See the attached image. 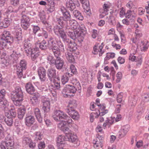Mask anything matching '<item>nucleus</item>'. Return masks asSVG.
Wrapping results in <instances>:
<instances>
[{"instance_id":"25","label":"nucleus","mask_w":149,"mask_h":149,"mask_svg":"<svg viewBox=\"0 0 149 149\" xmlns=\"http://www.w3.org/2000/svg\"><path fill=\"white\" fill-rule=\"evenodd\" d=\"M42 102L43 103V106L42 107L43 110L45 112H48L50 110L49 101L48 100H42Z\"/></svg>"},{"instance_id":"22","label":"nucleus","mask_w":149,"mask_h":149,"mask_svg":"<svg viewBox=\"0 0 149 149\" xmlns=\"http://www.w3.org/2000/svg\"><path fill=\"white\" fill-rule=\"evenodd\" d=\"M62 114L60 118V121H65L67 124L69 125L72 122V120L70 117L67 115L65 113L62 111Z\"/></svg>"},{"instance_id":"38","label":"nucleus","mask_w":149,"mask_h":149,"mask_svg":"<svg viewBox=\"0 0 149 149\" xmlns=\"http://www.w3.org/2000/svg\"><path fill=\"white\" fill-rule=\"evenodd\" d=\"M65 55L67 60L69 62L73 63L74 62V58L71 53L67 52L65 53Z\"/></svg>"},{"instance_id":"41","label":"nucleus","mask_w":149,"mask_h":149,"mask_svg":"<svg viewBox=\"0 0 149 149\" xmlns=\"http://www.w3.org/2000/svg\"><path fill=\"white\" fill-rule=\"evenodd\" d=\"M136 15L134 11L130 10H128L126 13L125 17L127 18H135Z\"/></svg>"},{"instance_id":"9","label":"nucleus","mask_w":149,"mask_h":149,"mask_svg":"<svg viewBox=\"0 0 149 149\" xmlns=\"http://www.w3.org/2000/svg\"><path fill=\"white\" fill-rule=\"evenodd\" d=\"M54 31L56 34H58V33L62 39L66 37V35L63 27H60L58 25H56L54 28Z\"/></svg>"},{"instance_id":"43","label":"nucleus","mask_w":149,"mask_h":149,"mask_svg":"<svg viewBox=\"0 0 149 149\" xmlns=\"http://www.w3.org/2000/svg\"><path fill=\"white\" fill-rule=\"evenodd\" d=\"M114 122L113 120L111 118L110 119L107 118V120L105 121V122L104 123L103 125V127L104 129H105L106 126L109 127L110 126L112 125Z\"/></svg>"},{"instance_id":"60","label":"nucleus","mask_w":149,"mask_h":149,"mask_svg":"<svg viewBox=\"0 0 149 149\" xmlns=\"http://www.w3.org/2000/svg\"><path fill=\"white\" fill-rule=\"evenodd\" d=\"M57 79L58 80V81L56 82L55 79L54 80V81L52 82H54V85L56 88L57 89H58L60 88V82L59 81L60 79L59 77L57 78Z\"/></svg>"},{"instance_id":"3","label":"nucleus","mask_w":149,"mask_h":149,"mask_svg":"<svg viewBox=\"0 0 149 149\" xmlns=\"http://www.w3.org/2000/svg\"><path fill=\"white\" fill-rule=\"evenodd\" d=\"M0 41V47L2 48L8 49L13 42V38L8 31H4L2 34Z\"/></svg>"},{"instance_id":"56","label":"nucleus","mask_w":149,"mask_h":149,"mask_svg":"<svg viewBox=\"0 0 149 149\" xmlns=\"http://www.w3.org/2000/svg\"><path fill=\"white\" fill-rule=\"evenodd\" d=\"M8 110L10 111H9V112H8L7 111L6 112H7L8 113H9L10 114L11 116V117L12 118H14L16 115V113L15 109H9L8 111Z\"/></svg>"},{"instance_id":"61","label":"nucleus","mask_w":149,"mask_h":149,"mask_svg":"<svg viewBox=\"0 0 149 149\" xmlns=\"http://www.w3.org/2000/svg\"><path fill=\"white\" fill-rule=\"evenodd\" d=\"M127 132L126 130L122 128L121 129L120 131L119 136L121 137H123L126 135Z\"/></svg>"},{"instance_id":"10","label":"nucleus","mask_w":149,"mask_h":149,"mask_svg":"<svg viewBox=\"0 0 149 149\" xmlns=\"http://www.w3.org/2000/svg\"><path fill=\"white\" fill-rule=\"evenodd\" d=\"M68 141L67 138L64 136L60 135L57 138V148L64 147L65 142Z\"/></svg>"},{"instance_id":"6","label":"nucleus","mask_w":149,"mask_h":149,"mask_svg":"<svg viewBox=\"0 0 149 149\" xmlns=\"http://www.w3.org/2000/svg\"><path fill=\"white\" fill-rule=\"evenodd\" d=\"M26 67V63L24 60H21L20 63V64L17 69V74L19 78H22L23 76L22 71L24 70H25Z\"/></svg>"},{"instance_id":"62","label":"nucleus","mask_w":149,"mask_h":149,"mask_svg":"<svg viewBox=\"0 0 149 149\" xmlns=\"http://www.w3.org/2000/svg\"><path fill=\"white\" fill-rule=\"evenodd\" d=\"M30 25L29 22H21V25L22 27L24 29H26L29 27Z\"/></svg>"},{"instance_id":"58","label":"nucleus","mask_w":149,"mask_h":149,"mask_svg":"<svg viewBox=\"0 0 149 149\" xmlns=\"http://www.w3.org/2000/svg\"><path fill=\"white\" fill-rule=\"evenodd\" d=\"M22 36L21 32L20 31L16 32L15 34V38L17 40H22Z\"/></svg>"},{"instance_id":"11","label":"nucleus","mask_w":149,"mask_h":149,"mask_svg":"<svg viewBox=\"0 0 149 149\" xmlns=\"http://www.w3.org/2000/svg\"><path fill=\"white\" fill-rule=\"evenodd\" d=\"M56 70L53 68L48 69L47 72V75L49 79L51 82L54 81L56 78Z\"/></svg>"},{"instance_id":"27","label":"nucleus","mask_w":149,"mask_h":149,"mask_svg":"<svg viewBox=\"0 0 149 149\" xmlns=\"http://www.w3.org/2000/svg\"><path fill=\"white\" fill-rule=\"evenodd\" d=\"M99 110H97L96 111L97 112H99L98 114L100 116H104L105 114L107 113L108 112V110L107 109H105V106L104 104H101L99 107Z\"/></svg>"},{"instance_id":"34","label":"nucleus","mask_w":149,"mask_h":149,"mask_svg":"<svg viewBox=\"0 0 149 149\" xmlns=\"http://www.w3.org/2000/svg\"><path fill=\"white\" fill-rule=\"evenodd\" d=\"M11 20V19L10 18H5L3 23L2 24L0 23V25L1 26H2L4 28H6L9 25Z\"/></svg>"},{"instance_id":"49","label":"nucleus","mask_w":149,"mask_h":149,"mask_svg":"<svg viewBox=\"0 0 149 149\" xmlns=\"http://www.w3.org/2000/svg\"><path fill=\"white\" fill-rule=\"evenodd\" d=\"M2 142L14 143L13 137L10 134H8L6 137L5 141Z\"/></svg>"},{"instance_id":"53","label":"nucleus","mask_w":149,"mask_h":149,"mask_svg":"<svg viewBox=\"0 0 149 149\" xmlns=\"http://www.w3.org/2000/svg\"><path fill=\"white\" fill-rule=\"evenodd\" d=\"M58 49L59 51L64 52L65 51V47L63 44L61 42L58 43Z\"/></svg>"},{"instance_id":"18","label":"nucleus","mask_w":149,"mask_h":149,"mask_svg":"<svg viewBox=\"0 0 149 149\" xmlns=\"http://www.w3.org/2000/svg\"><path fill=\"white\" fill-rule=\"evenodd\" d=\"M8 102L5 99H0V108L5 111V112L8 111Z\"/></svg>"},{"instance_id":"57","label":"nucleus","mask_w":149,"mask_h":149,"mask_svg":"<svg viewBox=\"0 0 149 149\" xmlns=\"http://www.w3.org/2000/svg\"><path fill=\"white\" fill-rule=\"evenodd\" d=\"M116 76L117 78L116 80V83H118L120 81L122 78V73L120 72H118L116 74Z\"/></svg>"},{"instance_id":"29","label":"nucleus","mask_w":149,"mask_h":149,"mask_svg":"<svg viewBox=\"0 0 149 149\" xmlns=\"http://www.w3.org/2000/svg\"><path fill=\"white\" fill-rule=\"evenodd\" d=\"M5 115L7 117V118H5V122L6 124L9 126H11L13 123V119L11 117L9 113L5 112Z\"/></svg>"},{"instance_id":"55","label":"nucleus","mask_w":149,"mask_h":149,"mask_svg":"<svg viewBox=\"0 0 149 149\" xmlns=\"http://www.w3.org/2000/svg\"><path fill=\"white\" fill-rule=\"evenodd\" d=\"M5 136L3 129L1 125L0 124V139H3Z\"/></svg>"},{"instance_id":"32","label":"nucleus","mask_w":149,"mask_h":149,"mask_svg":"<svg viewBox=\"0 0 149 149\" xmlns=\"http://www.w3.org/2000/svg\"><path fill=\"white\" fill-rule=\"evenodd\" d=\"M65 5L67 8L71 11L75 9V6L72 0H67L65 2Z\"/></svg>"},{"instance_id":"39","label":"nucleus","mask_w":149,"mask_h":149,"mask_svg":"<svg viewBox=\"0 0 149 149\" xmlns=\"http://www.w3.org/2000/svg\"><path fill=\"white\" fill-rule=\"evenodd\" d=\"M48 45V43H47L46 41L45 40H43L38 44V46L42 50H45L47 49Z\"/></svg>"},{"instance_id":"64","label":"nucleus","mask_w":149,"mask_h":149,"mask_svg":"<svg viewBox=\"0 0 149 149\" xmlns=\"http://www.w3.org/2000/svg\"><path fill=\"white\" fill-rule=\"evenodd\" d=\"M123 95L122 93H119L117 96V101L118 103H121L122 101Z\"/></svg>"},{"instance_id":"4","label":"nucleus","mask_w":149,"mask_h":149,"mask_svg":"<svg viewBox=\"0 0 149 149\" xmlns=\"http://www.w3.org/2000/svg\"><path fill=\"white\" fill-rule=\"evenodd\" d=\"M76 105L75 101H70L69 102L70 108L67 112L73 119L78 120L79 118V115L78 113L74 109V107H76Z\"/></svg>"},{"instance_id":"51","label":"nucleus","mask_w":149,"mask_h":149,"mask_svg":"<svg viewBox=\"0 0 149 149\" xmlns=\"http://www.w3.org/2000/svg\"><path fill=\"white\" fill-rule=\"evenodd\" d=\"M43 137V135L40 132H37L35 133V140L38 141L40 140Z\"/></svg>"},{"instance_id":"33","label":"nucleus","mask_w":149,"mask_h":149,"mask_svg":"<svg viewBox=\"0 0 149 149\" xmlns=\"http://www.w3.org/2000/svg\"><path fill=\"white\" fill-rule=\"evenodd\" d=\"M49 48L52 50L55 56H60V52L59 50L58 47L56 45L49 47Z\"/></svg>"},{"instance_id":"17","label":"nucleus","mask_w":149,"mask_h":149,"mask_svg":"<svg viewBox=\"0 0 149 149\" xmlns=\"http://www.w3.org/2000/svg\"><path fill=\"white\" fill-rule=\"evenodd\" d=\"M38 73L40 78L41 81H44L46 80V71L42 67H40L38 70Z\"/></svg>"},{"instance_id":"5","label":"nucleus","mask_w":149,"mask_h":149,"mask_svg":"<svg viewBox=\"0 0 149 149\" xmlns=\"http://www.w3.org/2000/svg\"><path fill=\"white\" fill-rule=\"evenodd\" d=\"M76 39L77 38L80 41H83L84 37L86 34L87 31L86 29L83 24L79 26L78 29L75 31Z\"/></svg>"},{"instance_id":"15","label":"nucleus","mask_w":149,"mask_h":149,"mask_svg":"<svg viewBox=\"0 0 149 149\" xmlns=\"http://www.w3.org/2000/svg\"><path fill=\"white\" fill-rule=\"evenodd\" d=\"M60 56H55L56 58V60L54 65L56 69L58 70H61L63 68L64 63V60L62 59Z\"/></svg>"},{"instance_id":"16","label":"nucleus","mask_w":149,"mask_h":149,"mask_svg":"<svg viewBox=\"0 0 149 149\" xmlns=\"http://www.w3.org/2000/svg\"><path fill=\"white\" fill-rule=\"evenodd\" d=\"M102 138L103 137L98 136L96 139L93 141V143L94 144L93 147L94 148H97L100 147L101 148H102L103 146Z\"/></svg>"},{"instance_id":"54","label":"nucleus","mask_w":149,"mask_h":149,"mask_svg":"<svg viewBox=\"0 0 149 149\" xmlns=\"http://www.w3.org/2000/svg\"><path fill=\"white\" fill-rule=\"evenodd\" d=\"M66 122L65 121H62L61 123H59L58 124V127L60 129L62 130L65 126L66 123Z\"/></svg>"},{"instance_id":"42","label":"nucleus","mask_w":149,"mask_h":149,"mask_svg":"<svg viewBox=\"0 0 149 149\" xmlns=\"http://www.w3.org/2000/svg\"><path fill=\"white\" fill-rule=\"evenodd\" d=\"M63 16L62 17L65 21L67 23L71 19V16L70 13L68 11L66 12L63 14Z\"/></svg>"},{"instance_id":"40","label":"nucleus","mask_w":149,"mask_h":149,"mask_svg":"<svg viewBox=\"0 0 149 149\" xmlns=\"http://www.w3.org/2000/svg\"><path fill=\"white\" fill-rule=\"evenodd\" d=\"M25 110L24 108H20L18 109V117L20 119H22L25 114Z\"/></svg>"},{"instance_id":"7","label":"nucleus","mask_w":149,"mask_h":149,"mask_svg":"<svg viewBox=\"0 0 149 149\" xmlns=\"http://www.w3.org/2000/svg\"><path fill=\"white\" fill-rule=\"evenodd\" d=\"M29 8V7H27L26 9L25 8H24L23 5H21L19 7V10L21 12L22 14V15L21 22H29L30 20L29 18L28 17L24 15L25 13H28Z\"/></svg>"},{"instance_id":"48","label":"nucleus","mask_w":149,"mask_h":149,"mask_svg":"<svg viewBox=\"0 0 149 149\" xmlns=\"http://www.w3.org/2000/svg\"><path fill=\"white\" fill-rule=\"evenodd\" d=\"M48 62L50 65H54L56 63V58H55L53 56L49 55L47 58Z\"/></svg>"},{"instance_id":"8","label":"nucleus","mask_w":149,"mask_h":149,"mask_svg":"<svg viewBox=\"0 0 149 149\" xmlns=\"http://www.w3.org/2000/svg\"><path fill=\"white\" fill-rule=\"evenodd\" d=\"M68 141L71 142L76 145L75 146H78L80 145V142L78 140L76 135L72 133L67 134Z\"/></svg>"},{"instance_id":"52","label":"nucleus","mask_w":149,"mask_h":149,"mask_svg":"<svg viewBox=\"0 0 149 149\" xmlns=\"http://www.w3.org/2000/svg\"><path fill=\"white\" fill-rule=\"evenodd\" d=\"M19 53L13 51L12 54L10 55V56L13 58L14 60L16 61L18 58V56L19 55Z\"/></svg>"},{"instance_id":"26","label":"nucleus","mask_w":149,"mask_h":149,"mask_svg":"<svg viewBox=\"0 0 149 149\" xmlns=\"http://www.w3.org/2000/svg\"><path fill=\"white\" fill-rule=\"evenodd\" d=\"M62 111L60 110H55L53 114L52 115L54 120L57 121H60V118L61 117V116L62 114Z\"/></svg>"},{"instance_id":"2","label":"nucleus","mask_w":149,"mask_h":149,"mask_svg":"<svg viewBox=\"0 0 149 149\" xmlns=\"http://www.w3.org/2000/svg\"><path fill=\"white\" fill-rule=\"evenodd\" d=\"M81 87L79 83H77L74 85H66L62 91L63 96L64 97H70L71 94H74L77 91H79Z\"/></svg>"},{"instance_id":"47","label":"nucleus","mask_w":149,"mask_h":149,"mask_svg":"<svg viewBox=\"0 0 149 149\" xmlns=\"http://www.w3.org/2000/svg\"><path fill=\"white\" fill-rule=\"evenodd\" d=\"M69 22V24L67 26H69V27H71L73 29L77 28L76 25L77 24V23L75 20L70 19Z\"/></svg>"},{"instance_id":"24","label":"nucleus","mask_w":149,"mask_h":149,"mask_svg":"<svg viewBox=\"0 0 149 149\" xmlns=\"http://www.w3.org/2000/svg\"><path fill=\"white\" fill-rule=\"evenodd\" d=\"M34 118L32 116H28L25 118V124L28 127L31 126L34 123Z\"/></svg>"},{"instance_id":"36","label":"nucleus","mask_w":149,"mask_h":149,"mask_svg":"<svg viewBox=\"0 0 149 149\" xmlns=\"http://www.w3.org/2000/svg\"><path fill=\"white\" fill-rule=\"evenodd\" d=\"M73 14L76 19L79 20H82L83 19V16L81 15L80 12L78 10H75L73 11Z\"/></svg>"},{"instance_id":"28","label":"nucleus","mask_w":149,"mask_h":149,"mask_svg":"<svg viewBox=\"0 0 149 149\" xmlns=\"http://www.w3.org/2000/svg\"><path fill=\"white\" fill-rule=\"evenodd\" d=\"M34 113L38 121L40 123H41L42 121V118L41 116L40 109L38 108L35 109Z\"/></svg>"},{"instance_id":"37","label":"nucleus","mask_w":149,"mask_h":149,"mask_svg":"<svg viewBox=\"0 0 149 149\" xmlns=\"http://www.w3.org/2000/svg\"><path fill=\"white\" fill-rule=\"evenodd\" d=\"M149 46V43L148 41L144 42H141L140 45L141 50L142 51H145L148 49Z\"/></svg>"},{"instance_id":"14","label":"nucleus","mask_w":149,"mask_h":149,"mask_svg":"<svg viewBox=\"0 0 149 149\" xmlns=\"http://www.w3.org/2000/svg\"><path fill=\"white\" fill-rule=\"evenodd\" d=\"M38 48H33V49L30 51L29 53L27 54V56H30L31 59L33 61H35L39 56V54L38 51Z\"/></svg>"},{"instance_id":"30","label":"nucleus","mask_w":149,"mask_h":149,"mask_svg":"<svg viewBox=\"0 0 149 149\" xmlns=\"http://www.w3.org/2000/svg\"><path fill=\"white\" fill-rule=\"evenodd\" d=\"M72 76V74H70L68 72L64 74L62 76L61 80L62 83L63 84H65L68 82L69 78Z\"/></svg>"},{"instance_id":"44","label":"nucleus","mask_w":149,"mask_h":149,"mask_svg":"<svg viewBox=\"0 0 149 149\" xmlns=\"http://www.w3.org/2000/svg\"><path fill=\"white\" fill-rule=\"evenodd\" d=\"M76 45L75 43H74L72 42L71 43H70V44L67 46V50L70 51V52H73L75 51L77 49Z\"/></svg>"},{"instance_id":"31","label":"nucleus","mask_w":149,"mask_h":149,"mask_svg":"<svg viewBox=\"0 0 149 149\" xmlns=\"http://www.w3.org/2000/svg\"><path fill=\"white\" fill-rule=\"evenodd\" d=\"M26 90L27 92L29 94H33L34 91L35 89L34 87L31 83H27L25 86Z\"/></svg>"},{"instance_id":"45","label":"nucleus","mask_w":149,"mask_h":149,"mask_svg":"<svg viewBox=\"0 0 149 149\" xmlns=\"http://www.w3.org/2000/svg\"><path fill=\"white\" fill-rule=\"evenodd\" d=\"M98 113H99V112H97V111H96L95 112L92 113H91L90 117L91 122H93V121L95 118H97L99 117V116H100V115L98 114Z\"/></svg>"},{"instance_id":"63","label":"nucleus","mask_w":149,"mask_h":149,"mask_svg":"<svg viewBox=\"0 0 149 149\" xmlns=\"http://www.w3.org/2000/svg\"><path fill=\"white\" fill-rule=\"evenodd\" d=\"M11 4L14 6H17L19 4V0H10Z\"/></svg>"},{"instance_id":"59","label":"nucleus","mask_w":149,"mask_h":149,"mask_svg":"<svg viewBox=\"0 0 149 149\" xmlns=\"http://www.w3.org/2000/svg\"><path fill=\"white\" fill-rule=\"evenodd\" d=\"M63 131L65 134V136L67 137V134H71L72 132L69 128L65 126L63 129L62 130Z\"/></svg>"},{"instance_id":"13","label":"nucleus","mask_w":149,"mask_h":149,"mask_svg":"<svg viewBox=\"0 0 149 149\" xmlns=\"http://www.w3.org/2000/svg\"><path fill=\"white\" fill-rule=\"evenodd\" d=\"M74 29L71 27H69V26H66L65 30L68 36L72 39L74 40L76 39V33Z\"/></svg>"},{"instance_id":"19","label":"nucleus","mask_w":149,"mask_h":149,"mask_svg":"<svg viewBox=\"0 0 149 149\" xmlns=\"http://www.w3.org/2000/svg\"><path fill=\"white\" fill-rule=\"evenodd\" d=\"M40 94L38 93H35L32 97H30V102L33 105H36L39 103L38 99L40 97Z\"/></svg>"},{"instance_id":"12","label":"nucleus","mask_w":149,"mask_h":149,"mask_svg":"<svg viewBox=\"0 0 149 149\" xmlns=\"http://www.w3.org/2000/svg\"><path fill=\"white\" fill-rule=\"evenodd\" d=\"M109 8V7L107 4L106 3L104 4L103 7L100 8L99 10V12L100 13L99 16L100 18H102L108 15Z\"/></svg>"},{"instance_id":"46","label":"nucleus","mask_w":149,"mask_h":149,"mask_svg":"<svg viewBox=\"0 0 149 149\" xmlns=\"http://www.w3.org/2000/svg\"><path fill=\"white\" fill-rule=\"evenodd\" d=\"M57 42V41H55L54 38L52 37L49 38L48 40V44L49 47L56 45Z\"/></svg>"},{"instance_id":"21","label":"nucleus","mask_w":149,"mask_h":149,"mask_svg":"<svg viewBox=\"0 0 149 149\" xmlns=\"http://www.w3.org/2000/svg\"><path fill=\"white\" fill-rule=\"evenodd\" d=\"M14 143L2 142L0 145V149H13Z\"/></svg>"},{"instance_id":"35","label":"nucleus","mask_w":149,"mask_h":149,"mask_svg":"<svg viewBox=\"0 0 149 149\" xmlns=\"http://www.w3.org/2000/svg\"><path fill=\"white\" fill-rule=\"evenodd\" d=\"M56 22L62 27L67 24L62 16L57 17Z\"/></svg>"},{"instance_id":"23","label":"nucleus","mask_w":149,"mask_h":149,"mask_svg":"<svg viewBox=\"0 0 149 149\" xmlns=\"http://www.w3.org/2000/svg\"><path fill=\"white\" fill-rule=\"evenodd\" d=\"M102 43L100 45H95L93 48L94 52H93V54H97L99 53V55L101 56L103 54L104 52L102 51V49L103 48V46H102Z\"/></svg>"},{"instance_id":"1","label":"nucleus","mask_w":149,"mask_h":149,"mask_svg":"<svg viewBox=\"0 0 149 149\" xmlns=\"http://www.w3.org/2000/svg\"><path fill=\"white\" fill-rule=\"evenodd\" d=\"M24 95L20 87L16 86L11 92L10 97L14 104L16 106H20L23 100Z\"/></svg>"},{"instance_id":"20","label":"nucleus","mask_w":149,"mask_h":149,"mask_svg":"<svg viewBox=\"0 0 149 149\" xmlns=\"http://www.w3.org/2000/svg\"><path fill=\"white\" fill-rule=\"evenodd\" d=\"M24 49L26 54L29 53L33 49L32 48V45L29 41L27 40H25L24 43Z\"/></svg>"},{"instance_id":"50","label":"nucleus","mask_w":149,"mask_h":149,"mask_svg":"<svg viewBox=\"0 0 149 149\" xmlns=\"http://www.w3.org/2000/svg\"><path fill=\"white\" fill-rule=\"evenodd\" d=\"M31 139L28 137L24 136L23 138L22 143L24 145H28L31 141Z\"/></svg>"}]
</instances>
